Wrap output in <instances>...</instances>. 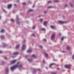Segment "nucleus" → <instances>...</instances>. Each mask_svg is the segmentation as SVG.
<instances>
[{"label": "nucleus", "instance_id": "45", "mask_svg": "<svg viewBox=\"0 0 74 74\" xmlns=\"http://www.w3.org/2000/svg\"><path fill=\"white\" fill-rule=\"evenodd\" d=\"M14 5L15 6H17L16 4H14Z\"/></svg>", "mask_w": 74, "mask_h": 74}, {"label": "nucleus", "instance_id": "18", "mask_svg": "<svg viewBox=\"0 0 74 74\" xmlns=\"http://www.w3.org/2000/svg\"><path fill=\"white\" fill-rule=\"evenodd\" d=\"M46 57H48V55L46 53H44Z\"/></svg>", "mask_w": 74, "mask_h": 74}, {"label": "nucleus", "instance_id": "33", "mask_svg": "<svg viewBox=\"0 0 74 74\" xmlns=\"http://www.w3.org/2000/svg\"><path fill=\"white\" fill-rule=\"evenodd\" d=\"M26 3L25 2H24L23 3V4L24 5H26Z\"/></svg>", "mask_w": 74, "mask_h": 74}, {"label": "nucleus", "instance_id": "1", "mask_svg": "<svg viewBox=\"0 0 74 74\" xmlns=\"http://www.w3.org/2000/svg\"><path fill=\"white\" fill-rule=\"evenodd\" d=\"M21 64V63L20 62H18L16 65H15L14 66L10 67L11 70L12 71H13L17 67H19V69L20 70L22 67L23 66L22 64Z\"/></svg>", "mask_w": 74, "mask_h": 74}, {"label": "nucleus", "instance_id": "43", "mask_svg": "<svg viewBox=\"0 0 74 74\" xmlns=\"http://www.w3.org/2000/svg\"><path fill=\"white\" fill-rule=\"evenodd\" d=\"M35 6L34 5H33V6L32 7V8H34V7Z\"/></svg>", "mask_w": 74, "mask_h": 74}, {"label": "nucleus", "instance_id": "34", "mask_svg": "<svg viewBox=\"0 0 74 74\" xmlns=\"http://www.w3.org/2000/svg\"><path fill=\"white\" fill-rule=\"evenodd\" d=\"M40 47L42 49L43 48V47L42 46H40Z\"/></svg>", "mask_w": 74, "mask_h": 74}, {"label": "nucleus", "instance_id": "3", "mask_svg": "<svg viewBox=\"0 0 74 74\" xmlns=\"http://www.w3.org/2000/svg\"><path fill=\"white\" fill-rule=\"evenodd\" d=\"M70 66H71L70 65H65V67H66L67 69H70Z\"/></svg>", "mask_w": 74, "mask_h": 74}, {"label": "nucleus", "instance_id": "21", "mask_svg": "<svg viewBox=\"0 0 74 74\" xmlns=\"http://www.w3.org/2000/svg\"><path fill=\"white\" fill-rule=\"evenodd\" d=\"M1 39H3L4 38V36H1Z\"/></svg>", "mask_w": 74, "mask_h": 74}, {"label": "nucleus", "instance_id": "37", "mask_svg": "<svg viewBox=\"0 0 74 74\" xmlns=\"http://www.w3.org/2000/svg\"><path fill=\"white\" fill-rule=\"evenodd\" d=\"M47 13V12H46V11H45L44 12V13L45 14H46Z\"/></svg>", "mask_w": 74, "mask_h": 74}, {"label": "nucleus", "instance_id": "26", "mask_svg": "<svg viewBox=\"0 0 74 74\" xmlns=\"http://www.w3.org/2000/svg\"><path fill=\"white\" fill-rule=\"evenodd\" d=\"M54 1L56 2H58L59 1L58 0H57V1Z\"/></svg>", "mask_w": 74, "mask_h": 74}, {"label": "nucleus", "instance_id": "52", "mask_svg": "<svg viewBox=\"0 0 74 74\" xmlns=\"http://www.w3.org/2000/svg\"><path fill=\"white\" fill-rule=\"evenodd\" d=\"M25 41H23V42H25Z\"/></svg>", "mask_w": 74, "mask_h": 74}, {"label": "nucleus", "instance_id": "40", "mask_svg": "<svg viewBox=\"0 0 74 74\" xmlns=\"http://www.w3.org/2000/svg\"><path fill=\"white\" fill-rule=\"evenodd\" d=\"M43 40L44 41H45L46 40V39H44Z\"/></svg>", "mask_w": 74, "mask_h": 74}, {"label": "nucleus", "instance_id": "20", "mask_svg": "<svg viewBox=\"0 0 74 74\" xmlns=\"http://www.w3.org/2000/svg\"><path fill=\"white\" fill-rule=\"evenodd\" d=\"M5 32V30L3 29H2L1 31V33H3Z\"/></svg>", "mask_w": 74, "mask_h": 74}, {"label": "nucleus", "instance_id": "42", "mask_svg": "<svg viewBox=\"0 0 74 74\" xmlns=\"http://www.w3.org/2000/svg\"><path fill=\"white\" fill-rule=\"evenodd\" d=\"M32 35L34 36H35V34H32Z\"/></svg>", "mask_w": 74, "mask_h": 74}, {"label": "nucleus", "instance_id": "46", "mask_svg": "<svg viewBox=\"0 0 74 74\" xmlns=\"http://www.w3.org/2000/svg\"><path fill=\"white\" fill-rule=\"evenodd\" d=\"M59 35H61V33H59Z\"/></svg>", "mask_w": 74, "mask_h": 74}, {"label": "nucleus", "instance_id": "44", "mask_svg": "<svg viewBox=\"0 0 74 74\" xmlns=\"http://www.w3.org/2000/svg\"><path fill=\"white\" fill-rule=\"evenodd\" d=\"M57 69H58V70H60V69L59 68H57Z\"/></svg>", "mask_w": 74, "mask_h": 74}, {"label": "nucleus", "instance_id": "14", "mask_svg": "<svg viewBox=\"0 0 74 74\" xmlns=\"http://www.w3.org/2000/svg\"><path fill=\"white\" fill-rule=\"evenodd\" d=\"M32 57L35 58H36L37 57L36 56V55H32Z\"/></svg>", "mask_w": 74, "mask_h": 74}, {"label": "nucleus", "instance_id": "2", "mask_svg": "<svg viewBox=\"0 0 74 74\" xmlns=\"http://www.w3.org/2000/svg\"><path fill=\"white\" fill-rule=\"evenodd\" d=\"M55 34H52L51 36V40H53L55 38Z\"/></svg>", "mask_w": 74, "mask_h": 74}, {"label": "nucleus", "instance_id": "17", "mask_svg": "<svg viewBox=\"0 0 74 74\" xmlns=\"http://www.w3.org/2000/svg\"><path fill=\"white\" fill-rule=\"evenodd\" d=\"M67 49L68 50H69L70 49V48L69 46H67Z\"/></svg>", "mask_w": 74, "mask_h": 74}, {"label": "nucleus", "instance_id": "12", "mask_svg": "<svg viewBox=\"0 0 74 74\" xmlns=\"http://www.w3.org/2000/svg\"><path fill=\"white\" fill-rule=\"evenodd\" d=\"M47 21H45L44 22V25L45 26H47Z\"/></svg>", "mask_w": 74, "mask_h": 74}, {"label": "nucleus", "instance_id": "38", "mask_svg": "<svg viewBox=\"0 0 74 74\" xmlns=\"http://www.w3.org/2000/svg\"><path fill=\"white\" fill-rule=\"evenodd\" d=\"M4 62H2V64H4Z\"/></svg>", "mask_w": 74, "mask_h": 74}, {"label": "nucleus", "instance_id": "9", "mask_svg": "<svg viewBox=\"0 0 74 74\" xmlns=\"http://www.w3.org/2000/svg\"><path fill=\"white\" fill-rule=\"evenodd\" d=\"M32 51V50L31 49H29V50L27 51V52L29 53H31Z\"/></svg>", "mask_w": 74, "mask_h": 74}, {"label": "nucleus", "instance_id": "5", "mask_svg": "<svg viewBox=\"0 0 74 74\" xmlns=\"http://www.w3.org/2000/svg\"><path fill=\"white\" fill-rule=\"evenodd\" d=\"M58 22L60 23L61 24L66 23V22H65V21L64 22L62 21H59Z\"/></svg>", "mask_w": 74, "mask_h": 74}, {"label": "nucleus", "instance_id": "49", "mask_svg": "<svg viewBox=\"0 0 74 74\" xmlns=\"http://www.w3.org/2000/svg\"><path fill=\"white\" fill-rule=\"evenodd\" d=\"M18 23H19L18 21L17 22V24H18Z\"/></svg>", "mask_w": 74, "mask_h": 74}, {"label": "nucleus", "instance_id": "10", "mask_svg": "<svg viewBox=\"0 0 74 74\" xmlns=\"http://www.w3.org/2000/svg\"><path fill=\"white\" fill-rule=\"evenodd\" d=\"M12 7V5H8V9H10V8H11Z\"/></svg>", "mask_w": 74, "mask_h": 74}, {"label": "nucleus", "instance_id": "53", "mask_svg": "<svg viewBox=\"0 0 74 74\" xmlns=\"http://www.w3.org/2000/svg\"><path fill=\"white\" fill-rule=\"evenodd\" d=\"M43 62L44 63H45V62L44 61H43Z\"/></svg>", "mask_w": 74, "mask_h": 74}, {"label": "nucleus", "instance_id": "28", "mask_svg": "<svg viewBox=\"0 0 74 74\" xmlns=\"http://www.w3.org/2000/svg\"><path fill=\"white\" fill-rule=\"evenodd\" d=\"M52 8V6H49L48 7V8Z\"/></svg>", "mask_w": 74, "mask_h": 74}, {"label": "nucleus", "instance_id": "35", "mask_svg": "<svg viewBox=\"0 0 74 74\" xmlns=\"http://www.w3.org/2000/svg\"><path fill=\"white\" fill-rule=\"evenodd\" d=\"M3 53V52L2 51H0V53Z\"/></svg>", "mask_w": 74, "mask_h": 74}, {"label": "nucleus", "instance_id": "11", "mask_svg": "<svg viewBox=\"0 0 74 74\" xmlns=\"http://www.w3.org/2000/svg\"><path fill=\"white\" fill-rule=\"evenodd\" d=\"M6 73H7L8 72V68H5Z\"/></svg>", "mask_w": 74, "mask_h": 74}, {"label": "nucleus", "instance_id": "30", "mask_svg": "<svg viewBox=\"0 0 74 74\" xmlns=\"http://www.w3.org/2000/svg\"><path fill=\"white\" fill-rule=\"evenodd\" d=\"M35 28H36L34 26L32 28V29H35Z\"/></svg>", "mask_w": 74, "mask_h": 74}, {"label": "nucleus", "instance_id": "15", "mask_svg": "<svg viewBox=\"0 0 74 74\" xmlns=\"http://www.w3.org/2000/svg\"><path fill=\"white\" fill-rule=\"evenodd\" d=\"M19 54L18 53V52H15L13 54V55H17Z\"/></svg>", "mask_w": 74, "mask_h": 74}, {"label": "nucleus", "instance_id": "51", "mask_svg": "<svg viewBox=\"0 0 74 74\" xmlns=\"http://www.w3.org/2000/svg\"><path fill=\"white\" fill-rule=\"evenodd\" d=\"M1 16H0V19H1Z\"/></svg>", "mask_w": 74, "mask_h": 74}, {"label": "nucleus", "instance_id": "19", "mask_svg": "<svg viewBox=\"0 0 74 74\" xmlns=\"http://www.w3.org/2000/svg\"><path fill=\"white\" fill-rule=\"evenodd\" d=\"M28 60L30 62H31L32 61L31 59H28Z\"/></svg>", "mask_w": 74, "mask_h": 74}, {"label": "nucleus", "instance_id": "7", "mask_svg": "<svg viewBox=\"0 0 74 74\" xmlns=\"http://www.w3.org/2000/svg\"><path fill=\"white\" fill-rule=\"evenodd\" d=\"M16 61V60H12L11 61V64H14L15 63Z\"/></svg>", "mask_w": 74, "mask_h": 74}, {"label": "nucleus", "instance_id": "27", "mask_svg": "<svg viewBox=\"0 0 74 74\" xmlns=\"http://www.w3.org/2000/svg\"><path fill=\"white\" fill-rule=\"evenodd\" d=\"M70 6L71 7H73V4H71V3H70Z\"/></svg>", "mask_w": 74, "mask_h": 74}, {"label": "nucleus", "instance_id": "32", "mask_svg": "<svg viewBox=\"0 0 74 74\" xmlns=\"http://www.w3.org/2000/svg\"><path fill=\"white\" fill-rule=\"evenodd\" d=\"M51 74H57V73L56 72H54V73H52Z\"/></svg>", "mask_w": 74, "mask_h": 74}, {"label": "nucleus", "instance_id": "48", "mask_svg": "<svg viewBox=\"0 0 74 74\" xmlns=\"http://www.w3.org/2000/svg\"><path fill=\"white\" fill-rule=\"evenodd\" d=\"M46 69H48V68L47 67H46Z\"/></svg>", "mask_w": 74, "mask_h": 74}, {"label": "nucleus", "instance_id": "25", "mask_svg": "<svg viewBox=\"0 0 74 74\" xmlns=\"http://www.w3.org/2000/svg\"><path fill=\"white\" fill-rule=\"evenodd\" d=\"M51 3V1H48V3Z\"/></svg>", "mask_w": 74, "mask_h": 74}, {"label": "nucleus", "instance_id": "24", "mask_svg": "<svg viewBox=\"0 0 74 74\" xmlns=\"http://www.w3.org/2000/svg\"><path fill=\"white\" fill-rule=\"evenodd\" d=\"M11 21H12L13 22H14V20L13 19H11Z\"/></svg>", "mask_w": 74, "mask_h": 74}, {"label": "nucleus", "instance_id": "23", "mask_svg": "<svg viewBox=\"0 0 74 74\" xmlns=\"http://www.w3.org/2000/svg\"><path fill=\"white\" fill-rule=\"evenodd\" d=\"M43 20V19H40V21L41 22H42Z\"/></svg>", "mask_w": 74, "mask_h": 74}, {"label": "nucleus", "instance_id": "50", "mask_svg": "<svg viewBox=\"0 0 74 74\" xmlns=\"http://www.w3.org/2000/svg\"><path fill=\"white\" fill-rule=\"evenodd\" d=\"M62 52H63V53H65V52L64 51H62Z\"/></svg>", "mask_w": 74, "mask_h": 74}, {"label": "nucleus", "instance_id": "54", "mask_svg": "<svg viewBox=\"0 0 74 74\" xmlns=\"http://www.w3.org/2000/svg\"><path fill=\"white\" fill-rule=\"evenodd\" d=\"M17 17L18 18V16H17Z\"/></svg>", "mask_w": 74, "mask_h": 74}, {"label": "nucleus", "instance_id": "41", "mask_svg": "<svg viewBox=\"0 0 74 74\" xmlns=\"http://www.w3.org/2000/svg\"><path fill=\"white\" fill-rule=\"evenodd\" d=\"M5 59L6 60H7V58L6 57L5 58Z\"/></svg>", "mask_w": 74, "mask_h": 74}, {"label": "nucleus", "instance_id": "55", "mask_svg": "<svg viewBox=\"0 0 74 74\" xmlns=\"http://www.w3.org/2000/svg\"><path fill=\"white\" fill-rule=\"evenodd\" d=\"M39 17H40V16H39Z\"/></svg>", "mask_w": 74, "mask_h": 74}, {"label": "nucleus", "instance_id": "36", "mask_svg": "<svg viewBox=\"0 0 74 74\" xmlns=\"http://www.w3.org/2000/svg\"><path fill=\"white\" fill-rule=\"evenodd\" d=\"M68 6L67 5V4H66L65 5V7H67Z\"/></svg>", "mask_w": 74, "mask_h": 74}, {"label": "nucleus", "instance_id": "13", "mask_svg": "<svg viewBox=\"0 0 74 74\" xmlns=\"http://www.w3.org/2000/svg\"><path fill=\"white\" fill-rule=\"evenodd\" d=\"M34 10H33L32 9H29L28 10L27 12H32Z\"/></svg>", "mask_w": 74, "mask_h": 74}, {"label": "nucleus", "instance_id": "31", "mask_svg": "<svg viewBox=\"0 0 74 74\" xmlns=\"http://www.w3.org/2000/svg\"><path fill=\"white\" fill-rule=\"evenodd\" d=\"M3 11L5 13H6L7 12L6 11V10H3Z\"/></svg>", "mask_w": 74, "mask_h": 74}, {"label": "nucleus", "instance_id": "22", "mask_svg": "<svg viewBox=\"0 0 74 74\" xmlns=\"http://www.w3.org/2000/svg\"><path fill=\"white\" fill-rule=\"evenodd\" d=\"M42 31H45L46 29L44 28H42L41 29Z\"/></svg>", "mask_w": 74, "mask_h": 74}, {"label": "nucleus", "instance_id": "29", "mask_svg": "<svg viewBox=\"0 0 74 74\" xmlns=\"http://www.w3.org/2000/svg\"><path fill=\"white\" fill-rule=\"evenodd\" d=\"M64 37H62L61 39V40H64Z\"/></svg>", "mask_w": 74, "mask_h": 74}, {"label": "nucleus", "instance_id": "47", "mask_svg": "<svg viewBox=\"0 0 74 74\" xmlns=\"http://www.w3.org/2000/svg\"><path fill=\"white\" fill-rule=\"evenodd\" d=\"M12 58H14L15 57H13V56H12Z\"/></svg>", "mask_w": 74, "mask_h": 74}, {"label": "nucleus", "instance_id": "6", "mask_svg": "<svg viewBox=\"0 0 74 74\" xmlns=\"http://www.w3.org/2000/svg\"><path fill=\"white\" fill-rule=\"evenodd\" d=\"M56 64L55 63H52L50 64L49 65V67L51 68V66H52L53 65H55Z\"/></svg>", "mask_w": 74, "mask_h": 74}, {"label": "nucleus", "instance_id": "4", "mask_svg": "<svg viewBox=\"0 0 74 74\" xmlns=\"http://www.w3.org/2000/svg\"><path fill=\"white\" fill-rule=\"evenodd\" d=\"M25 45H23L22 47L21 50L23 51V50H24L25 49Z\"/></svg>", "mask_w": 74, "mask_h": 74}, {"label": "nucleus", "instance_id": "8", "mask_svg": "<svg viewBox=\"0 0 74 74\" xmlns=\"http://www.w3.org/2000/svg\"><path fill=\"white\" fill-rule=\"evenodd\" d=\"M51 27L53 29H56V27L54 26V25H51Z\"/></svg>", "mask_w": 74, "mask_h": 74}, {"label": "nucleus", "instance_id": "39", "mask_svg": "<svg viewBox=\"0 0 74 74\" xmlns=\"http://www.w3.org/2000/svg\"><path fill=\"white\" fill-rule=\"evenodd\" d=\"M38 71H40V69H38Z\"/></svg>", "mask_w": 74, "mask_h": 74}, {"label": "nucleus", "instance_id": "16", "mask_svg": "<svg viewBox=\"0 0 74 74\" xmlns=\"http://www.w3.org/2000/svg\"><path fill=\"white\" fill-rule=\"evenodd\" d=\"M19 46H20L19 45H17L16 46V49H18L19 47Z\"/></svg>", "mask_w": 74, "mask_h": 74}]
</instances>
